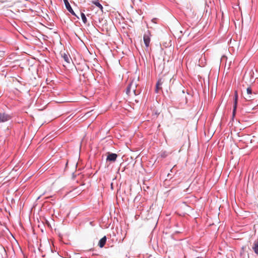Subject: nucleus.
<instances>
[{"mask_svg": "<svg viewBox=\"0 0 258 258\" xmlns=\"http://www.w3.org/2000/svg\"><path fill=\"white\" fill-rule=\"evenodd\" d=\"M11 119V116L5 113H0V123L7 121Z\"/></svg>", "mask_w": 258, "mask_h": 258, "instance_id": "nucleus-3", "label": "nucleus"}, {"mask_svg": "<svg viewBox=\"0 0 258 258\" xmlns=\"http://www.w3.org/2000/svg\"><path fill=\"white\" fill-rule=\"evenodd\" d=\"M237 100H238V95L237 93V92H235V95H234V105H233V115H235L237 104Z\"/></svg>", "mask_w": 258, "mask_h": 258, "instance_id": "nucleus-6", "label": "nucleus"}, {"mask_svg": "<svg viewBox=\"0 0 258 258\" xmlns=\"http://www.w3.org/2000/svg\"><path fill=\"white\" fill-rule=\"evenodd\" d=\"M93 3L98 8H99L101 11L103 10V6L100 4V3L97 1L96 0L95 1H93Z\"/></svg>", "mask_w": 258, "mask_h": 258, "instance_id": "nucleus-10", "label": "nucleus"}, {"mask_svg": "<svg viewBox=\"0 0 258 258\" xmlns=\"http://www.w3.org/2000/svg\"><path fill=\"white\" fill-rule=\"evenodd\" d=\"M155 19H153V20H152V21L154 22H155Z\"/></svg>", "mask_w": 258, "mask_h": 258, "instance_id": "nucleus-14", "label": "nucleus"}, {"mask_svg": "<svg viewBox=\"0 0 258 258\" xmlns=\"http://www.w3.org/2000/svg\"><path fill=\"white\" fill-rule=\"evenodd\" d=\"M63 58L67 63L70 62V56L69 55L64 54L63 56Z\"/></svg>", "mask_w": 258, "mask_h": 258, "instance_id": "nucleus-12", "label": "nucleus"}, {"mask_svg": "<svg viewBox=\"0 0 258 258\" xmlns=\"http://www.w3.org/2000/svg\"><path fill=\"white\" fill-rule=\"evenodd\" d=\"M150 32L149 31H148L147 32H146L143 37L144 42V43L146 46V47H148L150 45Z\"/></svg>", "mask_w": 258, "mask_h": 258, "instance_id": "nucleus-2", "label": "nucleus"}, {"mask_svg": "<svg viewBox=\"0 0 258 258\" xmlns=\"http://www.w3.org/2000/svg\"><path fill=\"white\" fill-rule=\"evenodd\" d=\"M64 2L65 4L67 10L71 13L73 15L76 16V15L73 10L72 9L71 5H70L69 2L67 0H64Z\"/></svg>", "mask_w": 258, "mask_h": 258, "instance_id": "nucleus-5", "label": "nucleus"}, {"mask_svg": "<svg viewBox=\"0 0 258 258\" xmlns=\"http://www.w3.org/2000/svg\"><path fill=\"white\" fill-rule=\"evenodd\" d=\"M117 157V155L116 154L109 153L107 157L106 160L109 161H112V162H114L116 161Z\"/></svg>", "mask_w": 258, "mask_h": 258, "instance_id": "nucleus-4", "label": "nucleus"}, {"mask_svg": "<svg viewBox=\"0 0 258 258\" xmlns=\"http://www.w3.org/2000/svg\"><path fill=\"white\" fill-rule=\"evenodd\" d=\"M106 242V237L105 236H104L103 237H102L99 241L98 245L100 247L102 248L103 247L104 245L105 244Z\"/></svg>", "mask_w": 258, "mask_h": 258, "instance_id": "nucleus-8", "label": "nucleus"}, {"mask_svg": "<svg viewBox=\"0 0 258 258\" xmlns=\"http://www.w3.org/2000/svg\"><path fill=\"white\" fill-rule=\"evenodd\" d=\"M137 85L134 82H132L130 83V84L128 85L126 89V93L127 95H129L131 92L132 91L133 92L134 95H138L140 92L136 90Z\"/></svg>", "mask_w": 258, "mask_h": 258, "instance_id": "nucleus-1", "label": "nucleus"}, {"mask_svg": "<svg viewBox=\"0 0 258 258\" xmlns=\"http://www.w3.org/2000/svg\"><path fill=\"white\" fill-rule=\"evenodd\" d=\"M246 92L247 94L248 95H251L252 94V91L250 87H248L247 88Z\"/></svg>", "mask_w": 258, "mask_h": 258, "instance_id": "nucleus-13", "label": "nucleus"}, {"mask_svg": "<svg viewBox=\"0 0 258 258\" xmlns=\"http://www.w3.org/2000/svg\"><path fill=\"white\" fill-rule=\"evenodd\" d=\"M81 16L82 19V21L84 24H86L87 22V19L85 15L83 13H81Z\"/></svg>", "mask_w": 258, "mask_h": 258, "instance_id": "nucleus-11", "label": "nucleus"}, {"mask_svg": "<svg viewBox=\"0 0 258 258\" xmlns=\"http://www.w3.org/2000/svg\"><path fill=\"white\" fill-rule=\"evenodd\" d=\"M162 83L163 82L162 81L161 79L159 80L157 82L155 90V92L156 93H158L159 90H161V86L162 85Z\"/></svg>", "mask_w": 258, "mask_h": 258, "instance_id": "nucleus-7", "label": "nucleus"}, {"mask_svg": "<svg viewBox=\"0 0 258 258\" xmlns=\"http://www.w3.org/2000/svg\"><path fill=\"white\" fill-rule=\"evenodd\" d=\"M252 248L254 252L258 254V241H255L253 243Z\"/></svg>", "mask_w": 258, "mask_h": 258, "instance_id": "nucleus-9", "label": "nucleus"}]
</instances>
